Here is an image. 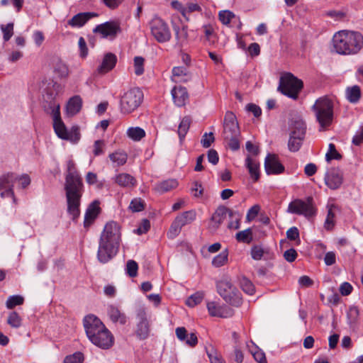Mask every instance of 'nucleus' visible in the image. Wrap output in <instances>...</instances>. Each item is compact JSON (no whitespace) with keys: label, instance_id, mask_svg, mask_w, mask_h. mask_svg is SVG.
<instances>
[{"label":"nucleus","instance_id":"obj_1","mask_svg":"<svg viewBox=\"0 0 363 363\" xmlns=\"http://www.w3.org/2000/svg\"><path fill=\"white\" fill-rule=\"evenodd\" d=\"M65 191L67 213L71 216L72 220L75 221L80 216V204L84 193V184L72 160L67 161Z\"/></svg>","mask_w":363,"mask_h":363},{"label":"nucleus","instance_id":"obj_2","mask_svg":"<svg viewBox=\"0 0 363 363\" xmlns=\"http://www.w3.org/2000/svg\"><path fill=\"white\" fill-rule=\"evenodd\" d=\"M121 241L119 225L114 221L107 223L100 236L97 258L101 263H106L116 256Z\"/></svg>","mask_w":363,"mask_h":363},{"label":"nucleus","instance_id":"obj_3","mask_svg":"<svg viewBox=\"0 0 363 363\" xmlns=\"http://www.w3.org/2000/svg\"><path fill=\"white\" fill-rule=\"evenodd\" d=\"M83 324L89 340L94 345L103 350H108L113 346V335L98 317L88 315L84 317Z\"/></svg>","mask_w":363,"mask_h":363},{"label":"nucleus","instance_id":"obj_4","mask_svg":"<svg viewBox=\"0 0 363 363\" xmlns=\"http://www.w3.org/2000/svg\"><path fill=\"white\" fill-rule=\"evenodd\" d=\"M333 45L340 55H356L363 48V35L357 31L340 30L333 37Z\"/></svg>","mask_w":363,"mask_h":363},{"label":"nucleus","instance_id":"obj_5","mask_svg":"<svg viewBox=\"0 0 363 363\" xmlns=\"http://www.w3.org/2000/svg\"><path fill=\"white\" fill-rule=\"evenodd\" d=\"M316 121L320 125V130L328 128L333 120V102L330 98L324 96L318 98L311 107Z\"/></svg>","mask_w":363,"mask_h":363},{"label":"nucleus","instance_id":"obj_6","mask_svg":"<svg viewBox=\"0 0 363 363\" xmlns=\"http://www.w3.org/2000/svg\"><path fill=\"white\" fill-rule=\"evenodd\" d=\"M303 87L302 80L298 79L293 74L286 72L280 77L278 91L282 94L296 100Z\"/></svg>","mask_w":363,"mask_h":363},{"label":"nucleus","instance_id":"obj_7","mask_svg":"<svg viewBox=\"0 0 363 363\" xmlns=\"http://www.w3.org/2000/svg\"><path fill=\"white\" fill-rule=\"evenodd\" d=\"M143 99V93L139 88H132L121 98L120 108L122 113L129 114L136 110Z\"/></svg>","mask_w":363,"mask_h":363},{"label":"nucleus","instance_id":"obj_8","mask_svg":"<svg viewBox=\"0 0 363 363\" xmlns=\"http://www.w3.org/2000/svg\"><path fill=\"white\" fill-rule=\"evenodd\" d=\"M217 290L220 296L230 305L239 307L242 304V298L240 292L228 279L217 283Z\"/></svg>","mask_w":363,"mask_h":363},{"label":"nucleus","instance_id":"obj_9","mask_svg":"<svg viewBox=\"0 0 363 363\" xmlns=\"http://www.w3.org/2000/svg\"><path fill=\"white\" fill-rule=\"evenodd\" d=\"M53 127L57 135L63 139L77 143L79 140L80 134L78 128H74L68 131L62 121L60 113V105L57 106V110H53Z\"/></svg>","mask_w":363,"mask_h":363},{"label":"nucleus","instance_id":"obj_10","mask_svg":"<svg viewBox=\"0 0 363 363\" xmlns=\"http://www.w3.org/2000/svg\"><path fill=\"white\" fill-rule=\"evenodd\" d=\"M306 125L302 120L295 121L291 127L288 148L291 152H297L300 150L305 139Z\"/></svg>","mask_w":363,"mask_h":363},{"label":"nucleus","instance_id":"obj_11","mask_svg":"<svg viewBox=\"0 0 363 363\" xmlns=\"http://www.w3.org/2000/svg\"><path fill=\"white\" fill-rule=\"evenodd\" d=\"M151 35L160 43L170 40L172 35L167 23L161 18L155 16L150 22Z\"/></svg>","mask_w":363,"mask_h":363},{"label":"nucleus","instance_id":"obj_12","mask_svg":"<svg viewBox=\"0 0 363 363\" xmlns=\"http://www.w3.org/2000/svg\"><path fill=\"white\" fill-rule=\"evenodd\" d=\"M288 212L297 215H303L306 218H310L315 214V208L313 205L312 197H308L306 200L295 199L292 201L288 206Z\"/></svg>","mask_w":363,"mask_h":363},{"label":"nucleus","instance_id":"obj_13","mask_svg":"<svg viewBox=\"0 0 363 363\" xmlns=\"http://www.w3.org/2000/svg\"><path fill=\"white\" fill-rule=\"evenodd\" d=\"M136 318L135 335L140 340H146L150 336V323L144 308H140L138 311Z\"/></svg>","mask_w":363,"mask_h":363},{"label":"nucleus","instance_id":"obj_14","mask_svg":"<svg viewBox=\"0 0 363 363\" xmlns=\"http://www.w3.org/2000/svg\"><path fill=\"white\" fill-rule=\"evenodd\" d=\"M18 176L13 172H8L0 176V196L1 198L11 197L15 201L13 184Z\"/></svg>","mask_w":363,"mask_h":363},{"label":"nucleus","instance_id":"obj_15","mask_svg":"<svg viewBox=\"0 0 363 363\" xmlns=\"http://www.w3.org/2000/svg\"><path fill=\"white\" fill-rule=\"evenodd\" d=\"M240 129L236 120V117L233 112H227L224 118L223 123V138H232V137H239Z\"/></svg>","mask_w":363,"mask_h":363},{"label":"nucleus","instance_id":"obj_16","mask_svg":"<svg viewBox=\"0 0 363 363\" xmlns=\"http://www.w3.org/2000/svg\"><path fill=\"white\" fill-rule=\"evenodd\" d=\"M264 169L267 174H279L284 172V167L275 154H268L264 160Z\"/></svg>","mask_w":363,"mask_h":363},{"label":"nucleus","instance_id":"obj_17","mask_svg":"<svg viewBox=\"0 0 363 363\" xmlns=\"http://www.w3.org/2000/svg\"><path fill=\"white\" fill-rule=\"evenodd\" d=\"M93 31L94 33H100L103 38L110 37L113 38L116 36L117 33L121 31V28L118 23L108 21L98 25Z\"/></svg>","mask_w":363,"mask_h":363},{"label":"nucleus","instance_id":"obj_18","mask_svg":"<svg viewBox=\"0 0 363 363\" xmlns=\"http://www.w3.org/2000/svg\"><path fill=\"white\" fill-rule=\"evenodd\" d=\"M61 85L57 82L49 84L45 89L43 100L48 104L50 108H53V110H57V106L60 105L56 103L55 99L61 91Z\"/></svg>","mask_w":363,"mask_h":363},{"label":"nucleus","instance_id":"obj_19","mask_svg":"<svg viewBox=\"0 0 363 363\" xmlns=\"http://www.w3.org/2000/svg\"><path fill=\"white\" fill-rule=\"evenodd\" d=\"M207 308L209 314L213 317L227 318L232 317L234 314L231 308L227 306H220L215 301L208 303Z\"/></svg>","mask_w":363,"mask_h":363},{"label":"nucleus","instance_id":"obj_20","mask_svg":"<svg viewBox=\"0 0 363 363\" xmlns=\"http://www.w3.org/2000/svg\"><path fill=\"white\" fill-rule=\"evenodd\" d=\"M100 211L99 201H94L89 205L84 215V227L85 228H89L94 223Z\"/></svg>","mask_w":363,"mask_h":363},{"label":"nucleus","instance_id":"obj_21","mask_svg":"<svg viewBox=\"0 0 363 363\" xmlns=\"http://www.w3.org/2000/svg\"><path fill=\"white\" fill-rule=\"evenodd\" d=\"M325 182L330 189H337L342 183V174L339 169H331L325 174Z\"/></svg>","mask_w":363,"mask_h":363},{"label":"nucleus","instance_id":"obj_22","mask_svg":"<svg viewBox=\"0 0 363 363\" xmlns=\"http://www.w3.org/2000/svg\"><path fill=\"white\" fill-rule=\"evenodd\" d=\"M230 209L225 206L218 207L211 217L208 228L211 231H215L219 225L223 222L224 219L228 215Z\"/></svg>","mask_w":363,"mask_h":363},{"label":"nucleus","instance_id":"obj_23","mask_svg":"<svg viewBox=\"0 0 363 363\" xmlns=\"http://www.w3.org/2000/svg\"><path fill=\"white\" fill-rule=\"evenodd\" d=\"M181 19L178 16H174L172 21V28L175 33L177 42L180 44L184 43L188 38L187 26L185 25H179Z\"/></svg>","mask_w":363,"mask_h":363},{"label":"nucleus","instance_id":"obj_24","mask_svg":"<svg viewBox=\"0 0 363 363\" xmlns=\"http://www.w3.org/2000/svg\"><path fill=\"white\" fill-rule=\"evenodd\" d=\"M116 62L117 57L114 54L111 52L106 53L101 64L97 68V72L101 74L108 72L116 66Z\"/></svg>","mask_w":363,"mask_h":363},{"label":"nucleus","instance_id":"obj_25","mask_svg":"<svg viewBox=\"0 0 363 363\" xmlns=\"http://www.w3.org/2000/svg\"><path fill=\"white\" fill-rule=\"evenodd\" d=\"M98 14L94 12H84L79 13L74 15L67 22L68 25L72 27H82L83 26L89 19L93 17L97 16Z\"/></svg>","mask_w":363,"mask_h":363},{"label":"nucleus","instance_id":"obj_26","mask_svg":"<svg viewBox=\"0 0 363 363\" xmlns=\"http://www.w3.org/2000/svg\"><path fill=\"white\" fill-rule=\"evenodd\" d=\"M172 96L174 104L179 107L184 106L189 98L186 89L181 86L173 88Z\"/></svg>","mask_w":363,"mask_h":363},{"label":"nucleus","instance_id":"obj_27","mask_svg":"<svg viewBox=\"0 0 363 363\" xmlns=\"http://www.w3.org/2000/svg\"><path fill=\"white\" fill-rule=\"evenodd\" d=\"M177 338L182 341H186V344L190 347H195L198 343V338L195 333L187 335V330L184 327H179L175 330Z\"/></svg>","mask_w":363,"mask_h":363},{"label":"nucleus","instance_id":"obj_28","mask_svg":"<svg viewBox=\"0 0 363 363\" xmlns=\"http://www.w3.org/2000/svg\"><path fill=\"white\" fill-rule=\"evenodd\" d=\"M245 166L253 182L259 181L260 178L259 162L248 155L245 159Z\"/></svg>","mask_w":363,"mask_h":363},{"label":"nucleus","instance_id":"obj_29","mask_svg":"<svg viewBox=\"0 0 363 363\" xmlns=\"http://www.w3.org/2000/svg\"><path fill=\"white\" fill-rule=\"evenodd\" d=\"M190 78V74L186 67H175L172 69V79L175 83L186 82Z\"/></svg>","mask_w":363,"mask_h":363},{"label":"nucleus","instance_id":"obj_30","mask_svg":"<svg viewBox=\"0 0 363 363\" xmlns=\"http://www.w3.org/2000/svg\"><path fill=\"white\" fill-rule=\"evenodd\" d=\"M177 186L178 182L176 179H169L158 182L155 190L160 194H163L175 189Z\"/></svg>","mask_w":363,"mask_h":363},{"label":"nucleus","instance_id":"obj_31","mask_svg":"<svg viewBox=\"0 0 363 363\" xmlns=\"http://www.w3.org/2000/svg\"><path fill=\"white\" fill-rule=\"evenodd\" d=\"M115 182L123 187H133L136 184L135 179L129 174L121 173L116 177Z\"/></svg>","mask_w":363,"mask_h":363},{"label":"nucleus","instance_id":"obj_32","mask_svg":"<svg viewBox=\"0 0 363 363\" xmlns=\"http://www.w3.org/2000/svg\"><path fill=\"white\" fill-rule=\"evenodd\" d=\"M196 218V212L195 210H189L184 211L178 215L175 219L183 227L186 225L191 223Z\"/></svg>","mask_w":363,"mask_h":363},{"label":"nucleus","instance_id":"obj_33","mask_svg":"<svg viewBox=\"0 0 363 363\" xmlns=\"http://www.w3.org/2000/svg\"><path fill=\"white\" fill-rule=\"evenodd\" d=\"M108 314L113 322H118L121 325L125 324L126 316L124 313H121L117 307L114 306H108Z\"/></svg>","mask_w":363,"mask_h":363},{"label":"nucleus","instance_id":"obj_34","mask_svg":"<svg viewBox=\"0 0 363 363\" xmlns=\"http://www.w3.org/2000/svg\"><path fill=\"white\" fill-rule=\"evenodd\" d=\"M82 101L80 96H74L72 97L67 105V111L69 114L73 116L77 114L82 108Z\"/></svg>","mask_w":363,"mask_h":363},{"label":"nucleus","instance_id":"obj_35","mask_svg":"<svg viewBox=\"0 0 363 363\" xmlns=\"http://www.w3.org/2000/svg\"><path fill=\"white\" fill-rule=\"evenodd\" d=\"M108 157L116 167H119L126 163L128 155L125 152L118 150L110 154Z\"/></svg>","mask_w":363,"mask_h":363},{"label":"nucleus","instance_id":"obj_36","mask_svg":"<svg viewBox=\"0 0 363 363\" xmlns=\"http://www.w3.org/2000/svg\"><path fill=\"white\" fill-rule=\"evenodd\" d=\"M54 72L60 78H67L69 75L67 65L61 60H57L54 64Z\"/></svg>","mask_w":363,"mask_h":363},{"label":"nucleus","instance_id":"obj_37","mask_svg":"<svg viewBox=\"0 0 363 363\" xmlns=\"http://www.w3.org/2000/svg\"><path fill=\"white\" fill-rule=\"evenodd\" d=\"M346 96L347 100L351 103H357L361 97V90L359 86L354 85L352 87H348L346 89Z\"/></svg>","mask_w":363,"mask_h":363},{"label":"nucleus","instance_id":"obj_38","mask_svg":"<svg viewBox=\"0 0 363 363\" xmlns=\"http://www.w3.org/2000/svg\"><path fill=\"white\" fill-rule=\"evenodd\" d=\"M328 214L325 221V228L331 230L335 225V216L337 207L334 204L328 205Z\"/></svg>","mask_w":363,"mask_h":363},{"label":"nucleus","instance_id":"obj_39","mask_svg":"<svg viewBox=\"0 0 363 363\" xmlns=\"http://www.w3.org/2000/svg\"><path fill=\"white\" fill-rule=\"evenodd\" d=\"M359 309L356 306H350L347 314V322L350 328H355L359 321Z\"/></svg>","mask_w":363,"mask_h":363},{"label":"nucleus","instance_id":"obj_40","mask_svg":"<svg viewBox=\"0 0 363 363\" xmlns=\"http://www.w3.org/2000/svg\"><path fill=\"white\" fill-rule=\"evenodd\" d=\"M190 123L191 120L189 117L186 116L182 118L178 127V135L180 140H182L186 135L190 127Z\"/></svg>","mask_w":363,"mask_h":363},{"label":"nucleus","instance_id":"obj_41","mask_svg":"<svg viewBox=\"0 0 363 363\" xmlns=\"http://www.w3.org/2000/svg\"><path fill=\"white\" fill-rule=\"evenodd\" d=\"M128 136L136 141L141 140L145 135V130L139 127L129 128L127 130Z\"/></svg>","mask_w":363,"mask_h":363},{"label":"nucleus","instance_id":"obj_42","mask_svg":"<svg viewBox=\"0 0 363 363\" xmlns=\"http://www.w3.org/2000/svg\"><path fill=\"white\" fill-rule=\"evenodd\" d=\"M228 216L231 220L229 222L228 227L230 229H238L240 228L241 215L238 211L230 209Z\"/></svg>","mask_w":363,"mask_h":363},{"label":"nucleus","instance_id":"obj_43","mask_svg":"<svg viewBox=\"0 0 363 363\" xmlns=\"http://www.w3.org/2000/svg\"><path fill=\"white\" fill-rule=\"evenodd\" d=\"M235 238L238 242L248 244L252 240V231L251 228H247L245 230L240 231L236 234Z\"/></svg>","mask_w":363,"mask_h":363},{"label":"nucleus","instance_id":"obj_44","mask_svg":"<svg viewBox=\"0 0 363 363\" xmlns=\"http://www.w3.org/2000/svg\"><path fill=\"white\" fill-rule=\"evenodd\" d=\"M13 23H9L6 25L1 24L0 29L3 33V39L5 42L9 41L13 35Z\"/></svg>","mask_w":363,"mask_h":363},{"label":"nucleus","instance_id":"obj_45","mask_svg":"<svg viewBox=\"0 0 363 363\" xmlns=\"http://www.w3.org/2000/svg\"><path fill=\"white\" fill-rule=\"evenodd\" d=\"M182 226L176 219L172 223L170 228L167 232V237L170 239L175 238L181 233Z\"/></svg>","mask_w":363,"mask_h":363},{"label":"nucleus","instance_id":"obj_46","mask_svg":"<svg viewBox=\"0 0 363 363\" xmlns=\"http://www.w3.org/2000/svg\"><path fill=\"white\" fill-rule=\"evenodd\" d=\"M228 253L227 250L221 252L216 256L212 261V264L216 267H220L224 265L228 261Z\"/></svg>","mask_w":363,"mask_h":363},{"label":"nucleus","instance_id":"obj_47","mask_svg":"<svg viewBox=\"0 0 363 363\" xmlns=\"http://www.w3.org/2000/svg\"><path fill=\"white\" fill-rule=\"evenodd\" d=\"M7 323L12 328H18L21 325V318L16 311L11 312L7 319Z\"/></svg>","mask_w":363,"mask_h":363},{"label":"nucleus","instance_id":"obj_48","mask_svg":"<svg viewBox=\"0 0 363 363\" xmlns=\"http://www.w3.org/2000/svg\"><path fill=\"white\" fill-rule=\"evenodd\" d=\"M23 298L19 295L11 296L8 298L6 306L7 308L12 309L16 306H20L23 303Z\"/></svg>","mask_w":363,"mask_h":363},{"label":"nucleus","instance_id":"obj_49","mask_svg":"<svg viewBox=\"0 0 363 363\" xmlns=\"http://www.w3.org/2000/svg\"><path fill=\"white\" fill-rule=\"evenodd\" d=\"M242 290L247 294L252 295L255 292V286L248 279L243 277L240 282Z\"/></svg>","mask_w":363,"mask_h":363},{"label":"nucleus","instance_id":"obj_50","mask_svg":"<svg viewBox=\"0 0 363 363\" xmlns=\"http://www.w3.org/2000/svg\"><path fill=\"white\" fill-rule=\"evenodd\" d=\"M203 298V294L202 292H196L187 298L186 303L189 307H194L200 303Z\"/></svg>","mask_w":363,"mask_h":363},{"label":"nucleus","instance_id":"obj_51","mask_svg":"<svg viewBox=\"0 0 363 363\" xmlns=\"http://www.w3.org/2000/svg\"><path fill=\"white\" fill-rule=\"evenodd\" d=\"M201 10V7L197 4L190 3L188 4L185 7H183L182 9V14L183 17L186 18V21H189V16L188 15L190 13H192L194 11H199Z\"/></svg>","mask_w":363,"mask_h":363},{"label":"nucleus","instance_id":"obj_52","mask_svg":"<svg viewBox=\"0 0 363 363\" xmlns=\"http://www.w3.org/2000/svg\"><path fill=\"white\" fill-rule=\"evenodd\" d=\"M129 208L133 212L142 211L145 208V202L140 198H135L131 201Z\"/></svg>","mask_w":363,"mask_h":363},{"label":"nucleus","instance_id":"obj_53","mask_svg":"<svg viewBox=\"0 0 363 363\" xmlns=\"http://www.w3.org/2000/svg\"><path fill=\"white\" fill-rule=\"evenodd\" d=\"M267 251L259 245H255L251 248V256L255 260H260Z\"/></svg>","mask_w":363,"mask_h":363},{"label":"nucleus","instance_id":"obj_54","mask_svg":"<svg viewBox=\"0 0 363 363\" xmlns=\"http://www.w3.org/2000/svg\"><path fill=\"white\" fill-rule=\"evenodd\" d=\"M138 265L134 260H128L126 264V272L130 277H135L138 274Z\"/></svg>","mask_w":363,"mask_h":363},{"label":"nucleus","instance_id":"obj_55","mask_svg":"<svg viewBox=\"0 0 363 363\" xmlns=\"http://www.w3.org/2000/svg\"><path fill=\"white\" fill-rule=\"evenodd\" d=\"M328 147H329L328 152H327V154L325 155L327 161H330L333 159H335V160L341 159L342 156L339 152H337V151L335 149V146L333 143H330Z\"/></svg>","mask_w":363,"mask_h":363},{"label":"nucleus","instance_id":"obj_56","mask_svg":"<svg viewBox=\"0 0 363 363\" xmlns=\"http://www.w3.org/2000/svg\"><path fill=\"white\" fill-rule=\"evenodd\" d=\"M83 360V354L77 352L73 354L67 356L64 359V363H82Z\"/></svg>","mask_w":363,"mask_h":363},{"label":"nucleus","instance_id":"obj_57","mask_svg":"<svg viewBox=\"0 0 363 363\" xmlns=\"http://www.w3.org/2000/svg\"><path fill=\"white\" fill-rule=\"evenodd\" d=\"M144 58L142 57H135L134 58L135 74L141 75L144 72Z\"/></svg>","mask_w":363,"mask_h":363},{"label":"nucleus","instance_id":"obj_58","mask_svg":"<svg viewBox=\"0 0 363 363\" xmlns=\"http://www.w3.org/2000/svg\"><path fill=\"white\" fill-rule=\"evenodd\" d=\"M219 20L225 25H228L231 21L232 18L235 17L233 12L230 11H221L218 14Z\"/></svg>","mask_w":363,"mask_h":363},{"label":"nucleus","instance_id":"obj_59","mask_svg":"<svg viewBox=\"0 0 363 363\" xmlns=\"http://www.w3.org/2000/svg\"><path fill=\"white\" fill-rule=\"evenodd\" d=\"M286 238L290 240H297L300 243V235L296 227H291L286 231Z\"/></svg>","mask_w":363,"mask_h":363},{"label":"nucleus","instance_id":"obj_60","mask_svg":"<svg viewBox=\"0 0 363 363\" xmlns=\"http://www.w3.org/2000/svg\"><path fill=\"white\" fill-rule=\"evenodd\" d=\"M250 351L256 362L258 363H267L265 354L261 350L255 348V351Z\"/></svg>","mask_w":363,"mask_h":363},{"label":"nucleus","instance_id":"obj_61","mask_svg":"<svg viewBox=\"0 0 363 363\" xmlns=\"http://www.w3.org/2000/svg\"><path fill=\"white\" fill-rule=\"evenodd\" d=\"M260 211V206L259 205H254L247 211L246 216V220L247 222H250L254 220L258 215Z\"/></svg>","mask_w":363,"mask_h":363},{"label":"nucleus","instance_id":"obj_62","mask_svg":"<svg viewBox=\"0 0 363 363\" xmlns=\"http://www.w3.org/2000/svg\"><path fill=\"white\" fill-rule=\"evenodd\" d=\"M214 140H215V138H214L213 133H206L202 136L201 143L203 147L208 148L211 145V144L213 143Z\"/></svg>","mask_w":363,"mask_h":363},{"label":"nucleus","instance_id":"obj_63","mask_svg":"<svg viewBox=\"0 0 363 363\" xmlns=\"http://www.w3.org/2000/svg\"><path fill=\"white\" fill-rule=\"evenodd\" d=\"M239 137H232V138H224L228 147L233 151H236L240 148Z\"/></svg>","mask_w":363,"mask_h":363},{"label":"nucleus","instance_id":"obj_64","mask_svg":"<svg viewBox=\"0 0 363 363\" xmlns=\"http://www.w3.org/2000/svg\"><path fill=\"white\" fill-rule=\"evenodd\" d=\"M363 143V126L360 127L352 138V143L355 145H359Z\"/></svg>","mask_w":363,"mask_h":363}]
</instances>
